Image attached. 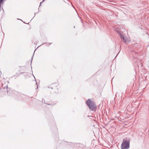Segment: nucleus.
Here are the masks:
<instances>
[{"instance_id":"f257e3e1","label":"nucleus","mask_w":149,"mask_h":149,"mask_svg":"<svg viewBox=\"0 0 149 149\" xmlns=\"http://www.w3.org/2000/svg\"><path fill=\"white\" fill-rule=\"evenodd\" d=\"M87 105L89 109L93 111H95L96 110V105L90 99H88L86 101Z\"/></svg>"},{"instance_id":"f03ea898","label":"nucleus","mask_w":149,"mask_h":149,"mask_svg":"<svg viewBox=\"0 0 149 149\" xmlns=\"http://www.w3.org/2000/svg\"><path fill=\"white\" fill-rule=\"evenodd\" d=\"M130 140L129 139H124L123 140L121 144V148L122 149H127L130 147Z\"/></svg>"},{"instance_id":"7ed1b4c3","label":"nucleus","mask_w":149,"mask_h":149,"mask_svg":"<svg viewBox=\"0 0 149 149\" xmlns=\"http://www.w3.org/2000/svg\"><path fill=\"white\" fill-rule=\"evenodd\" d=\"M117 33L119 36L120 37L123 41L125 43L129 41L128 39H127L126 37H125L123 36V33L122 32L117 31Z\"/></svg>"},{"instance_id":"20e7f679","label":"nucleus","mask_w":149,"mask_h":149,"mask_svg":"<svg viewBox=\"0 0 149 149\" xmlns=\"http://www.w3.org/2000/svg\"><path fill=\"white\" fill-rule=\"evenodd\" d=\"M2 91L4 92L8 91L7 85L4 84H2Z\"/></svg>"},{"instance_id":"39448f33","label":"nucleus","mask_w":149,"mask_h":149,"mask_svg":"<svg viewBox=\"0 0 149 149\" xmlns=\"http://www.w3.org/2000/svg\"><path fill=\"white\" fill-rule=\"evenodd\" d=\"M4 0H0V11L1 9L2 5L3 4Z\"/></svg>"},{"instance_id":"423d86ee","label":"nucleus","mask_w":149,"mask_h":149,"mask_svg":"<svg viewBox=\"0 0 149 149\" xmlns=\"http://www.w3.org/2000/svg\"><path fill=\"white\" fill-rule=\"evenodd\" d=\"M36 50V49H35V51ZM34 52H34V53H33V56H32V58H31V61H32V59H33V55H34ZM31 62H32V61H31Z\"/></svg>"},{"instance_id":"0eeeda50","label":"nucleus","mask_w":149,"mask_h":149,"mask_svg":"<svg viewBox=\"0 0 149 149\" xmlns=\"http://www.w3.org/2000/svg\"><path fill=\"white\" fill-rule=\"evenodd\" d=\"M148 66L149 67V61L148 62Z\"/></svg>"},{"instance_id":"6e6552de","label":"nucleus","mask_w":149,"mask_h":149,"mask_svg":"<svg viewBox=\"0 0 149 149\" xmlns=\"http://www.w3.org/2000/svg\"><path fill=\"white\" fill-rule=\"evenodd\" d=\"M36 85H37V88H36V90L37 89H38V85H37V83H36Z\"/></svg>"},{"instance_id":"1a4fd4ad","label":"nucleus","mask_w":149,"mask_h":149,"mask_svg":"<svg viewBox=\"0 0 149 149\" xmlns=\"http://www.w3.org/2000/svg\"><path fill=\"white\" fill-rule=\"evenodd\" d=\"M44 0H43L42 2H40V5H41V3H42V2H43V1H44Z\"/></svg>"},{"instance_id":"9d476101","label":"nucleus","mask_w":149,"mask_h":149,"mask_svg":"<svg viewBox=\"0 0 149 149\" xmlns=\"http://www.w3.org/2000/svg\"><path fill=\"white\" fill-rule=\"evenodd\" d=\"M71 143L72 144H74V143Z\"/></svg>"},{"instance_id":"9b49d317","label":"nucleus","mask_w":149,"mask_h":149,"mask_svg":"<svg viewBox=\"0 0 149 149\" xmlns=\"http://www.w3.org/2000/svg\"><path fill=\"white\" fill-rule=\"evenodd\" d=\"M34 14H35V16L36 15V13H35Z\"/></svg>"},{"instance_id":"f8f14e48","label":"nucleus","mask_w":149,"mask_h":149,"mask_svg":"<svg viewBox=\"0 0 149 149\" xmlns=\"http://www.w3.org/2000/svg\"><path fill=\"white\" fill-rule=\"evenodd\" d=\"M51 44V43H49V45H50Z\"/></svg>"},{"instance_id":"ddd939ff","label":"nucleus","mask_w":149,"mask_h":149,"mask_svg":"<svg viewBox=\"0 0 149 149\" xmlns=\"http://www.w3.org/2000/svg\"><path fill=\"white\" fill-rule=\"evenodd\" d=\"M48 104V105H50V104Z\"/></svg>"},{"instance_id":"4468645a","label":"nucleus","mask_w":149,"mask_h":149,"mask_svg":"<svg viewBox=\"0 0 149 149\" xmlns=\"http://www.w3.org/2000/svg\"><path fill=\"white\" fill-rule=\"evenodd\" d=\"M113 79H113H112V80Z\"/></svg>"},{"instance_id":"2eb2a0df","label":"nucleus","mask_w":149,"mask_h":149,"mask_svg":"<svg viewBox=\"0 0 149 149\" xmlns=\"http://www.w3.org/2000/svg\"><path fill=\"white\" fill-rule=\"evenodd\" d=\"M113 79H113H112V80Z\"/></svg>"},{"instance_id":"dca6fc26","label":"nucleus","mask_w":149,"mask_h":149,"mask_svg":"<svg viewBox=\"0 0 149 149\" xmlns=\"http://www.w3.org/2000/svg\"><path fill=\"white\" fill-rule=\"evenodd\" d=\"M45 44V43H42V44Z\"/></svg>"},{"instance_id":"f3484780","label":"nucleus","mask_w":149,"mask_h":149,"mask_svg":"<svg viewBox=\"0 0 149 149\" xmlns=\"http://www.w3.org/2000/svg\"><path fill=\"white\" fill-rule=\"evenodd\" d=\"M45 100H44V103H45Z\"/></svg>"}]
</instances>
